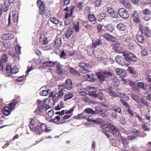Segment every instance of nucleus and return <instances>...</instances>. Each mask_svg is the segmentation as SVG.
Returning a JSON list of instances; mask_svg holds the SVG:
<instances>
[{"instance_id": "1", "label": "nucleus", "mask_w": 151, "mask_h": 151, "mask_svg": "<svg viewBox=\"0 0 151 151\" xmlns=\"http://www.w3.org/2000/svg\"><path fill=\"white\" fill-rule=\"evenodd\" d=\"M122 56L125 60L128 62L132 61L136 62L137 61V59L136 56L130 52L124 51L122 53Z\"/></svg>"}, {"instance_id": "2", "label": "nucleus", "mask_w": 151, "mask_h": 151, "mask_svg": "<svg viewBox=\"0 0 151 151\" xmlns=\"http://www.w3.org/2000/svg\"><path fill=\"white\" fill-rule=\"evenodd\" d=\"M111 110L114 111L111 113V116L114 119H116L119 114H122L121 109L118 106L115 105L111 107Z\"/></svg>"}, {"instance_id": "3", "label": "nucleus", "mask_w": 151, "mask_h": 151, "mask_svg": "<svg viewBox=\"0 0 151 151\" xmlns=\"http://www.w3.org/2000/svg\"><path fill=\"white\" fill-rule=\"evenodd\" d=\"M108 132H111L116 137L118 136L119 134L118 129L110 124H109Z\"/></svg>"}, {"instance_id": "4", "label": "nucleus", "mask_w": 151, "mask_h": 151, "mask_svg": "<svg viewBox=\"0 0 151 151\" xmlns=\"http://www.w3.org/2000/svg\"><path fill=\"white\" fill-rule=\"evenodd\" d=\"M62 46L61 38L59 35H57L55 38L54 45L53 46L55 49H59Z\"/></svg>"}, {"instance_id": "5", "label": "nucleus", "mask_w": 151, "mask_h": 151, "mask_svg": "<svg viewBox=\"0 0 151 151\" xmlns=\"http://www.w3.org/2000/svg\"><path fill=\"white\" fill-rule=\"evenodd\" d=\"M61 87L62 88H65L68 90H71L73 88V83L72 81L70 78H67L65 81V84L61 85Z\"/></svg>"}, {"instance_id": "6", "label": "nucleus", "mask_w": 151, "mask_h": 151, "mask_svg": "<svg viewBox=\"0 0 151 151\" xmlns=\"http://www.w3.org/2000/svg\"><path fill=\"white\" fill-rule=\"evenodd\" d=\"M119 15L122 18L126 19L129 17V13L124 8H120L118 11Z\"/></svg>"}, {"instance_id": "7", "label": "nucleus", "mask_w": 151, "mask_h": 151, "mask_svg": "<svg viewBox=\"0 0 151 151\" xmlns=\"http://www.w3.org/2000/svg\"><path fill=\"white\" fill-rule=\"evenodd\" d=\"M79 66L81 68L80 70L82 73H88L89 72L88 69V67L85 63L83 62L80 63L79 64Z\"/></svg>"}, {"instance_id": "8", "label": "nucleus", "mask_w": 151, "mask_h": 151, "mask_svg": "<svg viewBox=\"0 0 151 151\" xmlns=\"http://www.w3.org/2000/svg\"><path fill=\"white\" fill-rule=\"evenodd\" d=\"M106 92L108 93L110 96L112 97L113 98L118 97L119 94L116 93L114 91V89L111 86L109 87L106 89Z\"/></svg>"}, {"instance_id": "9", "label": "nucleus", "mask_w": 151, "mask_h": 151, "mask_svg": "<svg viewBox=\"0 0 151 151\" xmlns=\"http://www.w3.org/2000/svg\"><path fill=\"white\" fill-rule=\"evenodd\" d=\"M96 112L99 114L101 116L103 117H107V115L106 113V111L104 109L101 108L96 107L95 108Z\"/></svg>"}, {"instance_id": "10", "label": "nucleus", "mask_w": 151, "mask_h": 151, "mask_svg": "<svg viewBox=\"0 0 151 151\" xmlns=\"http://www.w3.org/2000/svg\"><path fill=\"white\" fill-rule=\"evenodd\" d=\"M116 62L119 65L122 66L125 65V60L121 56L117 55L115 58Z\"/></svg>"}, {"instance_id": "11", "label": "nucleus", "mask_w": 151, "mask_h": 151, "mask_svg": "<svg viewBox=\"0 0 151 151\" xmlns=\"http://www.w3.org/2000/svg\"><path fill=\"white\" fill-rule=\"evenodd\" d=\"M132 18L134 21L137 23H139L140 22L139 15L136 11H134L132 13Z\"/></svg>"}, {"instance_id": "12", "label": "nucleus", "mask_w": 151, "mask_h": 151, "mask_svg": "<svg viewBox=\"0 0 151 151\" xmlns=\"http://www.w3.org/2000/svg\"><path fill=\"white\" fill-rule=\"evenodd\" d=\"M115 71L118 75L121 76L123 78L126 77L127 76L126 72L123 69L118 68H117L116 69Z\"/></svg>"}, {"instance_id": "13", "label": "nucleus", "mask_w": 151, "mask_h": 151, "mask_svg": "<svg viewBox=\"0 0 151 151\" xmlns=\"http://www.w3.org/2000/svg\"><path fill=\"white\" fill-rule=\"evenodd\" d=\"M141 33H144L147 37L151 36V31L147 27H145L143 28Z\"/></svg>"}, {"instance_id": "14", "label": "nucleus", "mask_w": 151, "mask_h": 151, "mask_svg": "<svg viewBox=\"0 0 151 151\" xmlns=\"http://www.w3.org/2000/svg\"><path fill=\"white\" fill-rule=\"evenodd\" d=\"M101 40L99 39H96L92 41L91 47L93 48H95L97 46L101 44Z\"/></svg>"}, {"instance_id": "15", "label": "nucleus", "mask_w": 151, "mask_h": 151, "mask_svg": "<svg viewBox=\"0 0 151 151\" xmlns=\"http://www.w3.org/2000/svg\"><path fill=\"white\" fill-rule=\"evenodd\" d=\"M103 37L106 39L108 41L114 42L115 40V37L109 33H105L104 34Z\"/></svg>"}, {"instance_id": "16", "label": "nucleus", "mask_w": 151, "mask_h": 151, "mask_svg": "<svg viewBox=\"0 0 151 151\" xmlns=\"http://www.w3.org/2000/svg\"><path fill=\"white\" fill-rule=\"evenodd\" d=\"M37 102L38 104V110L39 112H41L43 109H45V106L43 105V102L40 100H37Z\"/></svg>"}, {"instance_id": "17", "label": "nucleus", "mask_w": 151, "mask_h": 151, "mask_svg": "<svg viewBox=\"0 0 151 151\" xmlns=\"http://www.w3.org/2000/svg\"><path fill=\"white\" fill-rule=\"evenodd\" d=\"M89 21L93 24H95L97 21L95 16L93 14H89L88 16Z\"/></svg>"}, {"instance_id": "18", "label": "nucleus", "mask_w": 151, "mask_h": 151, "mask_svg": "<svg viewBox=\"0 0 151 151\" xmlns=\"http://www.w3.org/2000/svg\"><path fill=\"white\" fill-rule=\"evenodd\" d=\"M136 38L138 41L141 43H143L145 42V38L143 35L139 34L138 32L136 35Z\"/></svg>"}, {"instance_id": "19", "label": "nucleus", "mask_w": 151, "mask_h": 151, "mask_svg": "<svg viewBox=\"0 0 151 151\" xmlns=\"http://www.w3.org/2000/svg\"><path fill=\"white\" fill-rule=\"evenodd\" d=\"M56 63V62H52L50 61H46L42 63V65L43 67H54Z\"/></svg>"}, {"instance_id": "20", "label": "nucleus", "mask_w": 151, "mask_h": 151, "mask_svg": "<svg viewBox=\"0 0 151 151\" xmlns=\"http://www.w3.org/2000/svg\"><path fill=\"white\" fill-rule=\"evenodd\" d=\"M97 76L98 79L101 82H103L105 80V77L102 73L98 72Z\"/></svg>"}, {"instance_id": "21", "label": "nucleus", "mask_w": 151, "mask_h": 151, "mask_svg": "<svg viewBox=\"0 0 151 151\" xmlns=\"http://www.w3.org/2000/svg\"><path fill=\"white\" fill-rule=\"evenodd\" d=\"M12 18L13 22L14 23L17 22L18 20V15L17 12H12Z\"/></svg>"}, {"instance_id": "22", "label": "nucleus", "mask_w": 151, "mask_h": 151, "mask_svg": "<svg viewBox=\"0 0 151 151\" xmlns=\"http://www.w3.org/2000/svg\"><path fill=\"white\" fill-rule=\"evenodd\" d=\"M51 95L53 97V100L57 102L59 100L60 97L58 95V93H53L52 92L51 94H50L49 96Z\"/></svg>"}, {"instance_id": "23", "label": "nucleus", "mask_w": 151, "mask_h": 151, "mask_svg": "<svg viewBox=\"0 0 151 151\" xmlns=\"http://www.w3.org/2000/svg\"><path fill=\"white\" fill-rule=\"evenodd\" d=\"M17 103V101L16 99H14L11 103L9 104V107L11 109V110L14 111Z\"/></svg>"}, {"instance_id": "24", "label": "nucleus", "mask_w": 151, "mask_h": 151, "mask_svg": "<svg viewBox=\"0 0 151 151\" xmlns=\"http://www.w3.org/2000/svg\"><path fill=\"white\" fill-rule=\"evenodd\" d=\"M12 110L10 109V108L8 106H5L4 108L3 111V114L6 116H8L10 114Z\"/></svg>"}, {"instance_id": "25", "label": "nucleus", "mask_w": 151, "mask_h": 151, "mask_svg": "<svg viewBox=\"0 0 151 151\" xmlns=\"http://www.w3.org/2000/svg\"><path fill=\"white\" fill-rule=\"evenodd\" d=\"M128 70L130 73L133 75V76L134 77H136L137 76V72L134 70L132 67H129Z\"/></svg>"}, {"instance_id": "26", "label": "nucleus", "mask_w": 151, "mask_h": 151, "mask_svg": "<svg viewBox=\"0 0 151 151\" xmlns=\"http://www.w3.org/2000/svg\"><path fill=\"white\" fill-rule=\"evenodd\" d=\"M106 17V14L104 12L99 14L97 16V17L99 19V21L100 22H101L103 20L105 19Z\"/></svg>"}, {"instance_id": "27", "label": "nucleus", "mask_w": 151, "mask_h": 151, "mask_svg": "<svg viewBox=\"0 0 151 151\" xmlns=\"http://www.w3.org/2000/svg\"><path fill=\"white\" fill-rule=\"evenodd\" d=\"M84 111L87 114H90L93 115L97 114L96 111H94L92 109L89 108H87L86 109L84 110Z\"/></svg>"}, {"instance_id": "28", "label": "nucleus", "mask_w": 151, "mask_h": 151, "mask_svg": "<svg viewBox=\"0 0 151 151\" xmlns=\"http://www.w3.org/2000/svg\"><path fill=\"white\" fill-rule=\"evenodd\" d=\"M121 99H123L124 101H128L129 100V98L127 94H124V93H120L119 95V96Z\"/></svg>"}, {"instance_id": "29", "label": "nucleus", "mask_w": 151, "mask_h": 151, "mask_svg": "<svg viewBox=\"0 0 151 151\" xmlns=\"http://www.w3.org/2000/svg\"><path fill=\"white\" fill-rule=\"evenodd\" d=\"M104 27L107 31L111 32H112L114 29L113 26L111 24H108L105 26Z\"/></svg>"}, {"instance_id": "30", "label": "nucleus", "mask_w": 151, "mask_h": 151, "mask_svg": "<svg viewBox=\"0 0 151 151\" xmlns=\"http://www.w3.org/2000/svg\"><path fill=\"white\" fill-rule=\"evenodd\" d=\"M117 27L119 30L124 31L125 30L126 26L124 24L120 23L117 25Z\"/></svg>"}, {"instance_id": "31", "label": "nucleus", "mask_w": 151, "mask_h": 151, "mask_svg": "<svg viewBox=\"0 0 151 151\" xmlns=\"http://www.w3.org/2000/svg\"><path fill=\"white\" fill-rule=\"evenodd\" d=\"M73 31L71 28L68 29L65 33V36L66 38L70 37L73 34Z\"/></svg>"}, {"instance_id": "32", "label": "nucleus", "mask_w": 151, "mask_h": 151, "mask_svg": "<svg viewBox=\"0 0 151 151\" xmlns=\"http://www.w3.org/2000/svg\"><path fill=\"white\" fill-rule=\"evenodd\" d=\"M91 9L90 7L86 6L84 11V14L85 16L88 15L89 14H91Z\"/></svg>"}, {"instance_id": "33", "label": "nucleus", "mask_w": 151, "mask_h": 151, "mask_svg": "<svg viewBox=\"0 0 151 151\" xmlns=\"http://www.w3.org/2000/svg\"><path fill=\"white\" fill-rule=\"evenodd\" d=\"M73 26L76 32H78L79 30V22L77 21L74 22Z\"/></svg>"}, {"instance_id": "34", "label": "nucleus", "mask_w": 151, "mask_h": 151, "mask_svg": "<svg viewBox=\"0 0 151 151\" xmlns=\"http://www.w3.org/2000/svg\"><path fill=\"white\" fill-rule=\"evenodd\" d=\"M73 96V94L72 93L66 94L64 96V100L65 101H67L68 99H71Z\"/></svg>"}, {"instance_id": "35", "label": "nucleus", "mask_w": 151, "mask_h": 151, "mask_svg": "<svg viewBox=\"0 0 151 151\" xmlns=\"http://www.w3.org/2000/svg\"><path fill=\"white\" fill-rule=\"evenodd\" d=\"M83 25L88 29L90 30L91 28V26L89 24L88 22L83 21L82 22Z\"/></svg>"}, {"instance_id": "36", "label": "nucleus", "mask_w": 151, "mask_h": 151, "mask_svg": "<svg viewBox=\"0 0 151 151\" xmlns=\"http://www.w3.org/2000/svg\"><path fill=\"white\" fill-rule=\"evenodd\" d=\"M77 90L81 95L82 96H84L85 95L86 93L83 91V89L82 88L81 86H78Z\"/></svg>"}, {"instance_id": "37", "label": "nucleus", "mask_w": 151, "mask_h": 151, "mask_svg": "<svg viewBox=\"0 0 151 151\" xmlns=\"http://www.w3.org/2000/svg\"><path fill=\"white\" fill-rule=\"evenodd\" d=\"M8 58V57L6 53H4L2 56L1 59L0 60L2 62H3V63H4L7 62Z\"/></svg>"}, {"instance_id": "38", "label": "nucleus", "mask_w": 151, "mask_h": 151, "mask_svg": "<svg viewBox=\"0 0 151 151\" xmlns=\"http://www.w3.org/2000/svg\"><path fill=\"white\" fill-rule=\"evenodd\" d=\"M68 70L72 75L74 76H76L77 74V71L73 68L69 67L68 68Z\"/></svg>"}, {"instance_id": "39", "label": "nucleus", "mask_w": 151, "mask_h": 151, "mask_svg": "<svg viewBox=\"0 0 151 151\" xmlns=\"http://www.w3.org/2000/svg\"><path fill=\"white\" fill-rule=\"evenodd\" d=\"M50 90V89L46 90H43L40 91V94L41 96H46L48 94V91Z\"/></svg>"}, {"instance_id": "40", "label": "nucleus", "mask_w": 151, "mask_h": 151, "mask_svg": "<svg viewBox=\"0 0 151 151\" xmlns=\"http://www.w3.org/2000/svg\"><path fill=\"white\" fill-rule=\"evenodd\" d=\"M122 140L123 144L125 148H127L128 147V142L127 139L124 138H122Z\"/></svg>"}, {"instance_id": "41", "label": "nucleus", "mask_w": 151, "mask_h": 151, "mask_svg": "<svg viewBox=\"0 0 151 151\" xmlns=\"http://www.w3.org/2000/svg\"><path fill=\"white\" fill-rule=\"evenodd\" d=\"M88 121H92L93 123L99 124L100 122L93 119V117L91 116H88Z\"/></svg>"}, {"instance_id": "42", "label": "nucleus", "mask_w": 151, "mask_h": 151, "mask_svg": "<svg viewBox=\"0 0 151 151\" xmlns=\"http://www.w3.org/2000/svg\"><path fill=\"white\" fill-rule=\"evenodd\" d=\"M10 4H9V2H8L7 4L5 3L4 4L3 12H5L7 11L9 9Z\"/></svg>"}, {"instance_id": "43", "label": "nucleus", "mask_w": 151, "mask_h": 151, "mask_svg": "<svg viewBox=\"0 0 151 151\" xmlns=\"http://www.w3.org/2000/svg\"><path fill=\"white\" fill-rule=\"evenodd\" d=\"M11 71V73L16 74L18 72V70L17 67L16 66H14L12 68Z\"/></svg>"}, {"instance_id": "44", "label": "nucleus", "mask_w": 151, "mask_h": 151, "mask_svg": "<svg viewBox=\"0 0 151 151\" xmlns=\"http://www.w3.org/2000/svg\"><path fill=\"white\" fill-rule=\"evenodd\" d=\"M12 68L10 65H7L6 66V71L8 75H11V71Z\"/></svg>"}, {"instance_id": "45", "label": "nucleus", "mask_w": 151, "mask_h": 151, "mask_svg": "<svg viewBox=\"0 0 151 151\" xmlns=\"http://www.w3.org/2000/svg\"><path fill=\"white\" fill-rule=\"evenodd\" d=\"M120 101H121L122 104L123 106H124L125 107L128 108V109L130 108V106L127 102L125 101H124L122 99H121L120 100Z\"/></svg>"}, {"instance_id": "46", "label": "nucleus", "mask_w": 151, "mask_h": 151, "mask_svg": "<svg viewBox=\"0 0 151 151\" xmlns=\"http://www.w3.org/2000/svg\"><path fill=\"white\" fill-rule=\"evenodd\" d=\"M142 12L143 14L147 15H149V14L151 13V11L148 9L143 10Z\"/></svg>"}, {"instance_id": "47", "label": "nucleus", "mask_w": 151, "mask_h": 151, "mask_svg": "<svg viewBox=\"0 0 151 151\" xmlns=\"http://www.w3.org/2000/svg\"><path fill=\"white\" fill-rule=\"evenodd\" d=\"M102 73L106 78L108 77L111 76H112V73L109 72L107 71H104Z\"/></svg>"}, {"instance_id": "48", "label": "nucleus", "mask_w": 151, "mask_h": 151, "mask_svg": "<svg viewBox=\"0 0 151 151\" xmlns=\"http://www.w3.org/2000/svg\"><path fill=\"white\" fill-rule=\"evenodd\" d=\"M50 20L51 22L55 24H58L59 22L58 20L55 18L51 17L50 18Z\"/></svg>"}, {"instance_id": "49", "label": "nucleus", "mask_w": 151, "mask_h": 151, "mask_svg": "<svg viewBox=\"0 0 151 151\" xmlns=\"http://www.w3.org/2000/svg\"><path fill=\"white\" fill-rule=\"evenodd\" d=\"M119 118L121 123L122 125H124L126 123V121L125 117L123 116H120Z\"/></svg>"}, {"instance_id": "50", "label": "nucleus", "mask_w": 151, "mask_h": 151, "mask_svg": "<svg viewBox=\"0 0 151 151\" xmlns=\"http://www.w3.org/2000/svg\"><path fill=\"white\" fill-rule=\"evenodd\" d=\"M88 91L90 93H95L97 91V89L94 87H90L88 88Z\"/></svg>"}, {"instance_id": "51", "label": "nucleus", "mask_w": 151, "mask_h": 151, "mask_svg": "<svg viewBox=\"0 0 151 151\" xmlns=\"http://www.w3.org/2000/svg\"><path fill=\"white\" fill-rule=\"evenodd\" d=\"M40 9V13L42 15L45 13V5H43L42 6L39 7Z\"/></svg>"}, {"instance_id": "52", "label": "nucleus", "mask_w": 151, "mask_h": 151, "mask_svg": "<svg viewBox=\"0 0 151 151\" xmlns=\"http://www.w3.org/2000/svg\"><path fill=\"white\" fill-rule=\"evenodd\" d=\"M139 136L138 135H136L134 134L133 135H131L128 136L127 139L129 140H132L133 139H134L136 137H138Z\"/></svg>"}, {"instance_id": "53", "label": "nucleus", "mask_w": 151, "mask_h": 151, "mask_svg": "<svg viewBox=\"0 0 151 151\" xmlns=\"http://www.w3.org/2000/svg\"><path fill=\"white\" fill-rule=\"evenodd\" d=\"M124 6L127 9H129L131 8V6L129 2L127 1L125 3H124Z\"/></svg>"}, {"instance_id": "54", "label": "nucleus", "mask_w": 151, "mask_h": 151, "mask_svg": "<svg viewBox=\"0 0 151 151\" xmlns=\"http://www.w3.org/2000/svg\"><path fill=\"white\" fill-rule=\"evenodd\" d=\"M140 100L141 102L146 106H149V103L144 98H141Z\"/></svg>"}, {"instance_id": "55", "label": "nucleus", "mask_w": 151, "mask_h": 151, "mask_svg": "<svg viewBox=\"0 0 151 151\" xmlns=\"http://www.w3.org/2000/svg\"><path fill=\"white\" fill-rule=\"evenodd\" d=\"M137 85L139 88H142L143 90L145 89L144 88L145 84L144 83L141 82H138L137 83Z\"/></svg>"}, {"instance_id": "56", "label": "nucleus", "mask_w": 151, "mask_h": 151, "mask_svg": "<svg viewBox=\"0 0 151 151\" xmlns=\"http://www.w3.org/2000/svg\"><path fill=\"white\" fill-rule=\"evenodd\" d=\"M94 3L97 7H99L101 4V0H94Z\"/></svg>"}, {"instance_id": "57", "label": "nucleus", "mask_w": 151, "mask_h": 151, "mask_svg": "<svg viewBox=\"0 0 151 151\" xmlns=\"http://www.w3.org/2000/svg\"><path fill=\"white\" fill-rule=\"evenodd\" d=\"M113 50L116 53H121L122 52V49L120 47H119V48L114 47Z\"/></svg>"}, {"instance_id": "58", "label": "nucleus", "mask_w": 151, "mask_h": 151, "mask_svg": "<svg viewBox=\"0 0 151 151\" xmlns=\"http://www.w3.org/2000/svg\"><path fill=\"white\" fill-rule=\"evenodd\" d=\"M84 115V113H82L80 114H78L77 116H75L74 118L76 119H80L81 118H82V117L83 116V115Z\"/></svg>"}, {"instance_id": "59", "label": "nucleus", "mask_w": 151, "mask_h": 151, "mask_svg": "<svg viewBox=\"0 0 151 151\" xmlns=\"http://www.w3.org/2000/svg\"><path fill=\"white\" fill-rule=\"evenodd\" d=\"M132 99L135 101L137 100V99H139V97L138 96L135 94H132Z\"/></svg>"}, {"instance_id": "60", "label": "nucleus", "mask_w": 151, "mask_h": 151, "mask_svg": "<svg viewBox=\"0 0 151 151\" xmlns=\"http://www.w3.org/2000/svg\"><path fill=\"white\" fill-rule=\"evenodd\" d=\"M37 4L39 7L45 5L44 2L41 1L40 0H38L37 1Z\"/></svg>"}, {"instance_id": "61", "label": "nucleus", "mask_w": 151, "mask_h": 151, "mask_svg": "<svg viewBox=\"0 0 151 151\" xmlns=\"http://www.w3.org/2000/svg\"><path fill=\"white\" fill-rule=\"evenodd\" d=\"M9 35L8 34H4L2 36V38L3 40H9Z\"/></svg>"}, {"instance_id": "62", "label": "nucleus", "mask_w": 151, "mask_h": 151, "mask_svg": "<svg viewBox=\"0 0 151 151\" xmlns=\"http://www.w3.org/2000/svg\"><path fill=\"white\" fill-rule=\"evenodd\" d=\"M83 3L81 2H79L77 4V7L79 10H81L82 9L83 7Z\"/></svg>"}, {"instance_id": "63", "label": "nucleus", "mask_w": 151, "mask_h": 151, "mask_svg": "<svg viewBox=\"0 0 151 151\" xmlns=\"http://www.w3.org/2000/svg\"><path fill=\"white\" fill-rule=\"evenodd\" d=\"M141 54L142 55L145 56L147 54V51L146 49H143L141 51Z\"/></svg>"}, {"instance_id": "64", "label": "nucleus", "mask_w": 151, "mask_h": 151, "mask_svg": "<svg viewBox=\"0 0 151 151\" xmlns=\"http://www.w3.org/2000/svg\"><path fill=\"white\" fill-rule=\"evenodd\" d=\"M88 81L92 82H94L95 81V79L93 78L92 75H90L88 79Z\"/></svg>"}]
</instances>
